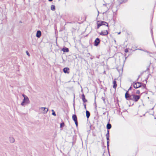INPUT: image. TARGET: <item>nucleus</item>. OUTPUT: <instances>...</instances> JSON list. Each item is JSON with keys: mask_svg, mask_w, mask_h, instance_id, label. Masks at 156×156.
Returning a JSON list of instances; mask_svg holds the SVG:
<instances>
[{"mask_svg": "<svg viewBox=\"0 0 156 156\" xmlns=\"http://www.w3.org/2000/svg\"><path fill=\"white\" fill-rule=\"evenodd\" d=\"M22 96L24 98L21 104V105L22 106H24L25 105H26L30 104V101L28 97L24 94H23Z\"/></svg>", "mask_w": 156, "mask_h": 156, "instance_id": "f257e3e1", "label": "nucleus"}, {"mask_svg": "<svg viewBox=\"0 0 156 156\" xmlns=\"http://www.w3.org/2000/svg\"><path fill=\"white\" fill-rule=\"evenodd\" d=\"M140 98V97L139 95L132 94L131 95L130 100L136 102Z\"/></svg>", "mask_w": 156, "mask_h": 156, "instance_id": "f03ea898", "label": "nucleus"}, {"mask_svg": "<svg viewBox=\"0 0 156 156\" xmlns=\"http://www.w3.org/2000/svg\"><path fill=\"white\" fill-rule=\"evenodd\" d=\"M39 112L41 113L46 114L48 111V109L44 107H41L39 108Z\"/></svg>", "mask_w": 156, "mask_h": 156, "instance_id": "7ed1b4c3", "label": "nucleus"}, {"mask_svg": "<svg viewBox=\"0 0 156 156\" xmlns=\"http://www.w3.org/2000/svg\"><path fill=\"white\" fill-rule=\"evenodd\" d=\"M141 83L139 82L134 83L133 87L135 88H137L141 87Z\"/></svg>", "mask_w": 156, "mask_h": 156, "instance_id": "20e7f679", "label": "nucleus"}, {"mask_svg": "<svg viewBox=\"0 0 156 156\" xmlns=\"http://www.w3.org/2000/svg\"><path fill=\"white\" fill-rule=\"evenodd\" d=\"M108 34V33L107 30L102 31L101 33H99L100 35L103 36L107 35Z\"/></svg>", "mask_w": 156, "mask_h": 156, "instance_id": "39448f33", "label": "nucleus"}, {"mask_svg": "<svg viewBox=\"0 0 156 156\" xmlns=\"http://www.w3.org/2000/svg\"><path fill=\"white\" fill-rule=\"evenodd\" d=\"M131 95H129L128 93V91H127L125 94V97L126 99L127 100H130Z\"/></svg>", "mask_w": 156, "mask_h": 156, "instance_id": "423d86ee", "label": "nucleus"}, {"mask_svg": "<svg viewBox=\"0 0 156 156\" xmlns=\"http://www.w3.org/2000/svg\"><path fill=\"white\" fill-rule=\"evenodd\" d=\"M100 39L98 38H97L94 41V45L97 46L100 43Z\"/></svg>", "mask_w": 156, "mask_h": 156, "instance_id": "0eeeda50", "label": "nucleus"}, {"mask_svg": "<svg viewBox=\"0 0 156 156\" xmlns=\"http://www.w3.org/2000/svg\"><path fill=\"white\" fill-rule=\"evenodd\" d=\"M41 32L40 30H38L37 31L36 36L38 38H39L41 36Z\"/></svg>", "mask_w": 156, "mask_h": 156, "instance_id": "6e6552de", "label": "nucleus"}, {"mask_svg": "<svg viewBox=\"0 0 156 156\" xmlns=\"http://www.w3.org/2000/svg\"><path fill=\"white\" fill-rule=\"evenodd\" d=\"M9 140L10 142L12 143H14L15 141L14 139L12 137H10L9 138Z\"/></svg>", "mask_w": 156, "mask_h": 156, "instance_id": "1a4fd4ad", "label": "nucleus"}, {"mask_svg": "<svg viewBox=\"0 0 156 156\" xmlns=\"http://www.w3.org/2000/svg\"><path fill=\"white\" fill-rule=\"evenodd\" d=\"M100 23H101L102 26L103 25H105L106 26L107 28H108V23H106L104 21H101V22H100Z\"/></svg>", "mask_w": 156, "mask_h": 156, "instance_id": "9d476101", "label": "nucleus"}, {"mask_svg": "<svg viewBox=\"0 0 156 156\" xmlns=\"http://www.w3.org/2000/svg\"><path fill=\"white\" fill-rule=\"evenodd\" d=\"M82 99L84 103H85L87 101V100L85 99V96L84 94L82 95Z\"/></svg>", "mask_w": 156, "mask_h": 156, "instance_id": "9b49d317", "label": "nucleus"}, {"mask_svg": "<svg viewBox=\"0 0 156 156\" xmlns=\"http://www.w3.org/2000/svg\"><path fill=\"white\" fill-rule=\"evenodd\" d=\"M69 69L68 68H64L63 69V72L65 73H69V72L68 71H69Z\"/></svg>", "mask_w": 156, "mask_h": 156, "instance_id": "f8f14e48", "label": "nucleus"}, {"mask_svg": "<svg viewBox=\"0 0 156 156\" xmlns=\"http://www.w3.org/2000/svg\"><path fill=\"white\" fill-rule=\"evenodd\" d=\"M113 88L115 89L117 87L116 81L114 80L113 82Z\"/></svg>", "mask_w": 156, "mask_h": 156, "instance_id": "ddd939ff", "label": "nucleus"}, {"mask_svg": "<svg viewBox=\"0 0 156 156\" xmlns=\"http://www.w3.org/2000/svg\"><path fill=\"white\" fill-rule=\"evenodd\" d=\"M109 137L108 136L106 137L107 139V147L108 148V147L109 146Z\"/></svg>", "mask_w": 156, "mask_h": 156, "instance_id": "4468645a", "label": "nucleus"}, {"mask_svg": "<svg viewBox=\"0 0 156 156\" xmlns=\"http://www.w3.org/2000/svg\"><path fill=\"white\" fill-rule=\"evenodd\" d=\"M62 51L64 52H69V49L67 48H63L62 49Z\"/></svg>", "mask_w": 156, "mask_h": 156, "instance_id": "2eb2a0df", "label": "nucleus"}, {"mask_svg": "<svg viewBox=\"0 0 156 156\" xmlns=\"http://www.w3.org/2000/svg\"><path fill=\"white\" fill-rule=\"evenodd\" d=\"M72 118L74 121L77 120V118L76 115H73L72 116Z\"/></svg>", "mask_w": 156, "mask_h": 156, "instance_id": "dca6fc26", "label": "nucleus"}, {"mask_svg": "<svg viewBox=\"0 0 156 156\" xmlns=\"http://www.w3.org/2000/svg\"><path fill=\"white\" fill-rule=\"evenodd\" d=\"M86 115L87 118L88 119L90 116V113L88 111H86Z\"/></svg>", "mask_w": 156, "mask_h": 156, "instance_id": "f3484780", "label": "nucleus"}, {"mask_svg": "<svg viewBox=\"0 0 156 156\" xmlns=\"http://www.w3.org/2000/svg\"><path fill=\"white\" fill-rule=\"evenodd\" d=\"M111 127H112L111 125L109 123H108V124H107V129H109L111 128Z\"/></svg>", "mask_w": 156, "mask_h": 156, "instance_id": "a211bd4d", "label": "nucleus"}, {"mask_svg": "<svg viewBox=\"0 0 156 156\" xmlns=\"http://www.w3.org/2000/svg\"><path fill=\"white\" fill-rule=\"evenodd\" d=\"M51 9L52 11H54L55 10V6L54 5H52L51 6Z\"/></svg>", "mask_w": 156, "mask_h": 156, "instance_id": "6ab92c4d", "label": "nucleus"}, {"mask_svg": "<svg viewBox=\"0 0 156 156\" xmlns=\"http://www.w3.org/2000/svg\"><path fill=\"white\" fill-rule=\"evenodd\" d=\"M102 24L101 23H98V25H97V28L98 29L99 28V27L102 26Z\"/></svg>", "mask_w": 156, "mask_h": 156, "instance_id": "aec40b11", "label": "nucleus"}, {"mask_svg": "<svg viewBox=\"0 0 156 156\" xmlns=\"http://www.w3.org/2000/svg\"><path fill=\"white\" fill-rule=\"evenodd\" d=\"M51 111L52 112V115L54 116H56V114L55 112H54V110L53 109H52L51 110Z\"/></svg>", "mask_w": 156, "mask_h": 156, "instance_id": "412c9836", "label": "nucleus"}, {"mask_svg": "<svg viewBox=\"0 0 156 156\" xmlns=\"http://www.w3.org/2000/svg\"><path fill=\"white\" fill-rule=\"evenodd\" d=\"M64 126V122H62L60 124V127L61 128L63 127Z\"/></svg>", "mask_w": 156, "mask_h": 156, "instance_id": "4be33fe9", "label": "nucleus"}, {"mask_svg": "<svg viewBox=\"0 0 156 156\" xmlns=\"http://www.w3.org/2000/svg\"><path fill=\"white\" fill-rule=\"evenodd\" d=\"M106 137L109 136V130L107 131V133L106 135Z\"/></svg>", "mask_w": 156, "mask_h": 156, "instance_id": "5701e85b", "label": "nucleus"}, {"mask_svg": "<svg viewBox=\"0 0 156 156\" xmlns=\"http://www.w3.org/2000/svg\"><path fill=\"white\" fill-rule=\"evenodd\" d=\"M74 122H75L76 126H78V122H77V120L74 121Z\"/></svg>", "mask_w": 156, "mask_h": 156, "instance_id": "b1692460", "label": "nucleus"}, {"mask_svg": "<svg viewBox=\"0 0 156 156\" xmlns=\"http://www.w3.org/2000/svg\"><path fill=\"white\" fill-rule=\"evenodd\" d=\"M137 94H139L140 93V91L139 90H137L136 92Z\"/></svg>", "mask_w": 156, "mask_h": 156, "instance_id": "393cba45", "label": "nucleus"}, {"mask_svg": "<svg viewBox=\"0 0 156 156\" xmlns=\"http://www.w3.org/2000/svg\"><path fill=\"white\" fill-rule=\"evenodd\" d=\"M125 51L126 53L128 52V49L127 48H126V49H125Z\"/></svg>", "mask_w": 156, "mask_h": 156, "instance_id": "a878e982", "label": "nucleus"}, {"mask_svg": "<svg viewBox=\"0 0 156 156\" xmlns=\"http://www.w3.org/2000/svg\"><path fill=\"white\" fill-rule=\"evenodd\" d=\"M83 105L84 106V108L85 109H86V104H83Z\"/></svg>", "mask_w": 156, "mask_h": 156, "instance_id": "bb28decb", "label": "nucleus"}, {"mask_svg": "<svg viewBox=\"0 0 156 156\" xmlns=\"http://www.w3.org/2000/svg\"><path fill=\"white\" fill-rule=\"evenodd\" d=\"M26 52H27V55H29V53L28 52V51H26Z\"/></svg>", "mask_w": 156, "mask_h": 156, "instance_id": "cd10ccee", "label": "nucleus"}, {"mask_svg": "<svg viewBox=\"0 0 156 156\" xmlns=\"http://www.w3.org/2000/svg\"><path fill=\"white\" fill-rule=\"evenodd\" d=\"M145 51L147 52L148 53H150V52H148L147 51Z\"/></svg>", "mask_w": 156, "mask_h": 156, "instance_id": "c85d7f7f", "label": "nucleus"}, {"mask_svg": "<svg viewBox=\"0 0 156 156\" xmlns=\"http://www.w3.org/2000/svg\"><path fill=\"white\" fill-rule=\"evenodd\" d=\"M131 87H130L129 88V89H128V90H131Z\"/></svg>", "mask_w": 156, "mask_h": 156, "instance_id": "c756f323", "label": "nucleus"}, {"mask_svg": "<svg viewBox=\"0 0 156 156\" xmlns=\"http://www.w3.org/2000/svg\"><path fill=\"white\" fill-rule=\"evenodd\" d=\"M98 16L99 15V12L98 10Z\"/></svg>", "mask_w": 156, "mask_h": 156, "instance_id": "7c9ffc66", "label": "nucleus"}, {"mask_svg": "<svg viewBox=\"0 0 156 156\" xmlns=\"http://www.w3.org/2000/svg\"><path fill=\"white\" fill-rule=\"evenodd\" d=\"M52 0H48V1H50V2H51V1H52Z\"/></svg>", "mask_w": 156, "mask_h": 156, "instance_id": "2f4dec72", "label": "nucleus"}, {"mask_svg": "<svg viewBox=\"0 0 156 156\" xmlns=\"http://www.w3.org/2000/svg\"><path fill=\"white\" fill-rule=\"evenodd\" d=\"M120 34V32H119V33H118V34Z\"/></svg>", "mask_w": 156, "mask_h": 156, "instance_id": "473e14b6", "label": "nucleus"}, {"mask_svg": "<svg viewBox=\"0 0 156 156\" xmlns=\"http://www.w3.org/2000/svg\"><path fill=\"white\" fill-rule=\"evenodd\" d=\"M88 55H90V54L89 53L88 54Z\"/></svg>", "mask_w": 156, "mask_h": 156, "instance_id": "72a5a7b5", "label": "nucleus"}, {"mask_svg": "<svg viewBox=\"0 0 156 156\" xmlns=\"http://www.w3.org/2000/svg\"><path fill=\"white\" fill-rule=\"evenodd\" d=\"M107 5H105V6H106Z\"/></svg>", "mask_w": 156, "mask_h": 156, "instance_id": "f704fd0d", "label": "nucleus"}, {"mask_svg": "<svg viewBox=\"0 0 156 156\" xmlns=\"http://www.w3.org/2000/svg\"><path fill=\"white\" fill-rule=\"evenodd\" d=\"M122 0L123 2V1H124V0Z\"/></svg>", "mask_w": 156, "mask_h": 156, "instance_id": "c9c22d12", "label": "nucleus"}, {"mask_svg": "<svg viewBox=\"0 0 156 156\" xmlns=\"http://www.w3.org/2000/svg\"><path fill=\"white\" fill-rule=\"evenodd\" d=\"M105 13V12H103V14H104V13Z\"/></svg>", "mask_w": 156, "mask_h": 156, "instance_id": "e433bc0d", "label": "nucleus"}, {"mask_svg": "<svg viewBox=\"0 0 156 156\" xmlns=\"http://www.w3.org/2000/svg\"><path fill=\"white\" fill-rule=\"evenodd\" d=\"M115 42H116L115 40Z\"/></svg>", "mask_w": 156, "mask_h": 156, "instance_id": "4c0bfd02", "label": "nucleus"}]
</instances>
